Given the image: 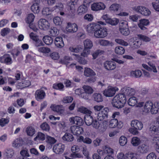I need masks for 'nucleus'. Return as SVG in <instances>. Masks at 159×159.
<instances>
[{
    "instance_id": "obj_18",
    "label": "nucleus",
    "mask_w": 159,
    "mask_h": 159,
    "mask_svg": "<svg viewBox=\"0 0 159 159\" xmlns=\"http://www.w3.org/2000/svg\"><path fill=\"white\" fill-rule=\"evenodd\" d=\"M104 67L107 70H114L116 67V63L111 61H107L103 64Z\"/></svg>"
},
{
    "instance_id": "obj_5",
    "label": "nucleus",
    "mask_w": 159,
    "mask_h": 159,
    "mask_svg": "<svg viewBox=\"0 0 159 159\" xmlns=\"http://www.w3.org/2000/svg\"><path fill=\"white\" fill-rule=\"evenodd\" d=\"M133 9L136 12L144 16H148L151 14L150 10L144 7L138 6L134 7Z\"/></svg>"
},
{
    "instance_id": "obj_37",
    "label": "nucleus",
    "mask_w": 159,
    "mask_h": 159,
    "mask_svg": "<svg viewBox=\"0 0 159 159\" xmlns=\"http://www.w3.org/2000/svg\"><path fill=\"white\" fill-rule=\"evenodd\" d=\"M84 48L89 49H91L93 46L92 42L90 39H87L84 41Z\"/></svg>"
},
{
    "instance_id": "obj_26",
    "label": "nucleus",
    "mask_w": 159,
    "mask_h": 159,
    "mask_svg": "<svg viewBox=\"0 0 159 159\" xmlns=\"http://www.w3.org/2000/svg\"><path fill=\"white\" fill-rule=\"evenodd\" d=\"M94 120L93 117L89 115H86L84 116V121L87 125H91Z\"/></svg>"
},
{
    "instance_id": "obj_38",
    "label": "nucleus",
    "mask_w": 159,
    "mask_h": 159,
    "mask_svg": "<svg viewBox=\"0 0 159 159\" xmlns=\"http://www.w3.org/2000/svg\"><path fill=\"white\" fill-rule=\"evenodd\" d=\"M142 74V72L139 70L132 71L130 72L131 76L136 78L140 77L141 76Z\"/></svg>"
},
{
    "instance_id": "obj_35",
    "label": "nucleus",
    "mask_w": 159,
    "mask_h": 159,
    "mask_svg": "<svg viewBox=\"0 0 159 159\" xmlns=\"http://www.w3.org/2000/svg\"><path fill=\"white\" fill-rule=\"evenodd\" d=\"M62 139L66 141L71 142L73 140L74 138L71 134L66 133L63 136Z\"/></svg>"
},
{
    "instance_id": "obj_6",
    "label": "nucleus",
    "mask_w": 159,
    "mask_h": 159,
    "mask_svg": "<svg viewBox=\"0 0 159 159\" xmlns=\"http://www.w3.org/2000/svg\"><path fill=\"white\" fill-rule=\"evenodd\" d=\"M118 89L117 88L109 86L104 91L103 94L107 97H111L115 94L116 92L118 91Z\"/></svg>"
},
{
    "instance_id": "obj_55",
    "label": "nucleus",
    "mask_w": 159,
    "mask_h": 159,
    "mask_svg": "<svg viewBox=\"0 0 159 159\" xmlns=\"http://www.w3.org/2000/svg\"><path fill=\"white\" fill-rule=\"evenodd\" d=\"M40 128L42 130L46 131H48L50 129L49 125L46 122H43L40 125Z\"/></svg>"
},
{
    "instance_id": "obj_46",
    "label": "nucleus",
    "mask_w": 159,
    "mask_h": 159,
    "mask_svg": "<svg viewBox=\"0 0 159 159\" xmlns=\"http://www.w3.org/2000/svg\"><path fill=\"white\" fill-rule=\"evenodd\" d=\"M72 55L76 57L77 60L78 61L79 63L84 65L87 64V61L84 59L83 58L81 57L79 55L74 53Z\"/></svg>"
},
{
    "instance_id": "obj_45",
    "label": "nucleus",
    "mask_w": 159,
    "mask_h": 159,
    "mask_svg": "<svg viewBox=\"0 0 159 159\" xmlns=\"http://www.w3.org/2000/svg\"><path fill=\"white\" fill-rule=\"evenodd\" d=\"M78 111L84 114H91L92 112L86 108L84 107H80L78 109Z\"/></svg>"
},
{
    "instance_id": "obj_12",
    "label": "nucleus",
    "mask_w": 159,
    "mask_h": 159,
    "mask_svg": "<svg viewBox=\"0 0 159 159\" xmlns=\"http://www.w3.org/2000/svg\"><path fill=\"white\" fill-rule=\"evenodd\" d=\"M0 62L8 65L11 64L13 62L11 56L7 53L4 54L0 57Z\"/></svg>"
},
{
    "instance_id": "obj_25",
    "label": "nucleus",
    "mask_w": 159,
    "mask_h": 159,
    "mask_svg": "<svg viewBox=\"0 0 159 159\" xmlns=\"http://www.w3.org/2000/svg\"><path fill=\"white\" fill-rule=\"evenodd\" d=\"M84 75L85 76L88 77L94 76L96 75V73L93 70L91 69L86 67L84 68Z\"/></svg>"
},
{
    "instance_id": "obj_13",
    "label": "nucleus",
    "mask_w": 159,
    "mask_h": 159,
    "mask_svg": "<svg viewBox=\"0 0 159 159\" xmlns=\"http://www.w3.org/2000/svg\"><path fill=\"white\" fill-rule=\"evenodd\" d=\"M70 130L71 133L74 135L78 136L82 134L84 132L83 128L76 125L71 126Z\"/></svg>"
},
{
    "instance_id": "obj_64",
    "label": "nucleus",
    "mask_w": 159,
    "mask_h": 159,
    "mask_svg": "<svg viewBox=\"0 0 159 159\" xmlns=\"http://www.w3.org/2000/svg\"><path fill=\"white\" fill-rule=\"evenodd\" d=\"M30 85V82L28 80H25L22 81L20 83V85L22 88H25L29 86Z\"/></svg>"
},
{
    "instance_id": "obj_33",
    "label": "nucleus",
    "mask_w": 159,
    "mask_h": 159,
    "mask_svg": "<svg viewBox=\"0 0 159 159\" xmlns=\"http://www.w3.org/2000/svg\"><path fill=\"white\" fill-rule=\"evenodd\" d=\"M99 25L90 24L87 26V30L89 32L91 33L92 31H95L99 27Z\"/></svg>"
},
{
    "instance_id": "obj_60",
    "label": "nucleus",
    "mask_w": 159,
    "mask_h": 159,
    "mask_svg": "<svg viewBox=\"0 0 159 159\" xmlns=\"http://www.w3.org/2000/svg\"><path fill=\"white\" fill-rule=\"evenodd\" d=\"M119 20L116 18H110L107 23L109 24L112 25H115L118 24L119 22Z\"/></svg>"
},
{
    "instance_id": "obj_63",
    "label": "nucleus",
    "mask_w": 159,
    "mask_h": 159,
    "mask_svg": "<svg viewBox=\"0 0 159 159\" xmlns=\"http://www.w3.org/2000/svg\"><path fill=\"white\" fill-rule=\"evenodd\" d=\"M73 98L71 96H66L64 97L62 100V102L65 103H70L73 101Z\"/></svg>"
},
{
    "instance_id": "obj_43",
    "label": "nucleus",
    "mask_w": 159,
    "mask_h": 159,
    "mask_svg": "<svg viewBox=\"0 0 159 159\" xmlns=\"http://www.w3.org/2000/svg\"><path fill=\"white\" fill-rule=\"evenodd\" d=\"M82 46L78 45L75 47H70L69 49L70 51L73 52L77 53L82 50Z\"/></svg>"
},
{
    "instance_id": "obj_16",
    "label": "nucleus",
    "mask_w": 159,
    "mask_h": 159,
    "mask_svg": "<svg viewBox=\"0 0 159 159\" xmlns=\"http://www.w3.org/2000/svg\"><path fill=\"white\" fill-rule=\"evenodd\" d=\"M69 120L71 123L75 124L78 126L82 125L84 123L82 119L77 116L70 118Z\"/></svg>"
},
{
    "instance_id": "obj_10",
    "label": "nucleus",
    "mask_w": 159,
    "mask_h": 159,
    "mask_svg": "<svg viewBox=\"0 0 159 159\" xmlns=\"http://www.w3.org/2000/svg\"><path fill=\"white\" fill-rule=\"evenodd\" d=\"M123 126V123L121 121L118 122L116 119H113L110 121L108 126L111 128L117 127L118 128L120 129Z\"/></svg>"
},
{
    "instance_id": "obj_51",
    "label": "nucleus",
    "mask_w": 159,
    "mask_h": 159,
    "mask_svg": "<svg viewBox=\"0 0 159 159\" xmlns=\"http://www.w3.org/2000/svg\"><path fill=\"white\" fill-rule=\"evenodd\" d=\"M127 139L124 136H121L119 139V142L120 145L124 146L127 143Z\"/></svg>"
},
{
    "instance_id": "obj_23",
    "label": "nucleus",
    "mask_w": 159,
    "mask_h": 159,
    "mask_svg": "<svg viewBox=\"0 0 159 159\" xmlns=\"http://www.w3.org/2000/svg\"><path fill=\"white\" fill-rule=\"evenodd\" d=\"M54 43L56 46L59 48H61L64 45L63 39L60 37H57L55 38Z\"/></svg>"
},
{
    "instance_id": "obj_54",
    "label": "nucleus",
    "mask_w": 159,
    "mask_h": 159,
    "mask_svg": "<svg viewBox=\"0 0 159 159\" xmlns=\"http://www.w3.org/2000/svg\"><path fill=\"white\" fill-rule=\"evenodd\" d=\"M47 142L51 144H53L57 142V140L53 137L47 135L46 136Z\"/></svg>"
},
{
    "instance_id": "obj_48",
    "label": "nucleus",
    "mask_w": 159,
    "mask_h": 159,
    "mask_svg": "<svg viewBox=\"0 0 159 159\" xmlns=\"http://www.w3.org/2000/svg\"><path fill=\"white\" fill-rule=\"evenodd\" d=\"M120 7V6L119 4L114 3L110 6L109 9L111 11H117Z\"/></svg>"
},
{
    "instance_id": "obj_8",
    "label": "nucleus",
    "mask_w": 159,
    "mask_h": 159,
    "mask_svg": "<svg viewBox=\"0 0 159 159\" xmlns=\"http://www.w3.org/2000/svg\"><path fill=\"white\" fill-rule=\"evenodd\" d=\"M106 6L104 4L101 2H94L91 5V8L92 10L94 11H98L101 10H104Z\"/></svg>"
},
{
    "instance_id": "obj_32",
    "label": "nucleus",
    "mask_w": 159,
    "mask_h": 159,
    "mask_svg": "<svg viewBox=\"0 0 159 159\" xmlns=\"http://www.w3.org/2000/svg\"><path fill=\"white\" fill-rule=\"evenodd\" d=\"M23 141L22 138H19L15 140L12 143V146L15 148L19 147L23 144Z\"/></svg>"
},
{
    "instance_id": "obj_56",
    "label": "nucleus",
    "mask_w": 159,
    "mask_h": 159,
    "mask_svg": "<svg viewBox=\"0 0 159 159\" xmlns=\"http://www.w3.org/2000/svg\"><path fill=\"white\" fill-rule=\"evenodd\" d=\"M138 37L140 39L142 40L143 41L145 42H148L150 41L151 39L145 35H144L142 34H138Z\"/></svg>"
},
{
    "instance_id": "obj_42",
    "label": "nucleus",
    "mask_w": 159,
    "mask_h": 159,
    "mask_svg": "<svg viewBox=\"0 0 159 159\" xmlns=\"http://www.w3.org/2000/svg\"><path fill=\"white\" fill-rule=\"evenodd\" d=\"M141 143V140L137 137H133L131 140V143L134 146H137Z\"/></svg>"
},
{
    "instance_id": "obj_59",
    "label": "nucleus",
    "mask_w": 159,
    "mask_h": 159,
    "mask_svg": "<svg viewBox=\"0 0 159 159\" xmlns=\"http://www.w3.org/2000/svg\"><path fill=\"white\" fill-rule=\"evenodd\" d=\"M104 52L103 50L98 49L93 54V59H95L99 55L103 54Z\"/></svg>"
},
{
    "instance_id": "obj_19",
    "label": "nucleus",
    "mask_w": 159,
    "mask_h": 159,
    "mask_svg": "<svg viewBox=\"0 0 159 159\" xmlns=\"http://www.w3.org/2000/svg\"><path fill=\"white\" fill-rule=\"evenodd\" d=\"M149 146L146 144H143L139 146L137 148L138 152L141 154L147 153L149 151Z\"/></svg>"
},
{
    "instance_id": "obj_17",
    "label": "nucleus",
    "mask_w": 159,
    "mask_h": 159,
    "mask_svg": "<svg viewBox=\"0 0 159 159\" xmlns=\"http://www.w3.org/2000/svg\"><path fill=\"white\" fill-rule=\"evenodd\" d=\"M52 110L54 111L57 112L58 114L61 115H63L65 114L64 109L62 105H52L51 106Z\"/></svg>"
},
{
    "instance_id": "obj_27",
    "label": "nucleus",
    "mask_w": 159,
    "mask_h": 159,
    "mask_svg": "<svg viewBox=\"0 0 159 159\" xmlns=\"http://www.w3.org/2000/svg\"><path fill=\"white\" fill-rule=\"evenodd\" d=\"M40 1L37 0V2H35L31 7L32 11L34 13H38L39 12V4Z\"/></svg>"
},
{
    "instance_id": "obj_9",
    "label": "nucleus",
    "mask_w": 159,
    "mask_h": 159,
    "mask_svg": "<svg viewBox=\"0 0 159 159\" xmlns=\"http://www.w3.org/2000/svg\"><path fill=\"white\" fill-rule=\"evenodd\" d=\"M109 110L108 108H104L101 111H99L97 113V119L100 121L106 119L108 117V113Z\"/></svg>"
},
{
    "instance_id": "obj_1",
    "label": "nucleus",
    "mask_w": 159,
    "mask_h": 159,
    "mask_svg": "<svg viewBox=\"0 0 159 159\" xmlns=\"http://www.w3.org/2000/svg\"><path fill=\"white\" fill-rule=\"evenodd\" d=\"M126 102V98L120 93L114 97L111 103L114 107L119 108L123 107Z\"/></svg>"
},
{
    "instance_id": "obj_58",
    "label": "nucleus",
    "mask_w": 159,
    "mask_h": 159,
    "mask_svg": "<svg viewBox=\"0 0 159 159\" xmlns=\"http://www.w3.org/2000/svg\"><path fill=\"white\" fill-rule=\"evenodd\" d=\"M72 60V59L70 57L66 56L64 57L63 59H61L59 62L61 63L66 64L69 63V61Z\"/></svg>"
},
{
    "instance_id": "obj_62",
    "label": "nucleus",
    "mask_w": 159,
    "mask_h": 159,
    "mask_svg": "<svg viewBox=\"0 0 159 159\" xmlns=\"http://www.w3.org/2000/svg\"><path fill=\"white\" fill-rule=\"evenodd\" d=\"M115 40L116 43L122 45L126 46L128 45V44L127 42L124 41L122 39H116Z\"/></svg>"
},
{
    "instance_id": "obj_40",
    "label": "nucleus",
    "mask_w": 159,
    "mask_h": 159,
    "mask_svg": "<svg viewBox=\"0 0 159 159\" xmlns=\"http://www.w3.org/2000/svg\"><path fill=\"white\" fill-rule=\"evenodd\" d=\"M138 102V99L134 97L130 98L128 102V104L131 106H135Z\"/></svg>"
},
{
    "instance_id": "obj_15",
    "label": "nucleus",
    "mask_w": 159,
    "mask_h": 159,
    "mask_svg": "<svg viewBox=\"0 0 159 159\" xmlns=\"http://www.w3.org/2000/svg\"><path fill=\"white\" fill-rule=\"evenodd\" d=\"M38 25L40 29L44 30H48L49 27V24L45 19H40L38 21Z\"/></svg>"
},
{
    "instance_id": "obj_34",
    "label": "nucleus",
    "mask_w": 159,
    "mask_h": 159,
    "mask_svg": "<svg viewBox=\"0 0 159 159\" xmlns=\"http://www.w3.org/2000/svg\"><path fill=\"white\" fill-rule=\"evenodd\" d=\"M26 132L28 135L32 137L35 134L36 131L33 127L28 126L26 129Z\"/></svg>"
},
{
    "instance_id": "obj_3",
    "label": "nucleus",
    "mask_w": 159,
    "mask_h": 159,
    "mask_svg": "<svg viewBox=\"0 0 159 159\" xmlns=\"http://www.w3.org/2000/svg\"><path fill=\"white\" fill-rule=\"evenodd\" d=\"M107 34V29L105 28L101 27L99 25L98 28L94 32V35L97 38H103L106 37Z\"/></svg>"
},
{
    "instance_id": "obj_53",
    "label": "nucleus",
    "mask_w": 159,
    "mask_h": 159,
    "mask_svg": "<svg viewBox=\"0 0 159 159\" xmlns=\"http://www.w3.org/2000/svg\"><path fill=\"white\" fill-rule=\"evenodd\" d=\"M14 154V151L12 149H8L6 150L5 155L8 158L11 157Z\"/></svg>"
},
{
    "instance_id": "obj_50",
    "label": "nucleus",
    "mask_w": 159,
    "mask_h": 159,
    "mask_svg": "<svg viewBox=\"0 0 159 159\" xmlns=\"http://www.w3.org/2000/svg\"><path fill=\"white\" fill-rule=\"evenodd\" d=\"M91 125L93 128L96 129H100L101 125L100 123L96 119L94 120Z\"/></svg>"
},
{
    "instance_id": "obj_21",
    "label": "nucleus",
    "mask_w": 159,
    "mask_h": 159,
    "mask_svg": "<svg viewBox=\"0 0 159 159\" xmlns=\"http://www.w3.org/2000/svg\"><path fill=\"white\" fill-rule=\"evenodd\" d=\"M148 64L149 66L144 64H143L142 65L144 68L149 71H153L154 73L157 72V68L154 64L151 62H148Z\"/></svg>"
},
{
    "instance_id": "obj_7",
    "label": "nucleus",
    "mask_w": 159,
    "mask_h": 159,
    "mask_svg": "<svg viewBox=\"0 0 159 159\" xmlns=\"http://www.w3.org/2000/svg\"><path fill=\"white\" fill-rule=\"evenodd\" d=\"M121 93L126 98V96H131L134 95L135 91V89L129 87H124L121 89Z\"/></svg>"
},
{
    "instance_id": "obj_20",
    "label": "nucleus",
    "mask_w": 159,
    "mask_h": 159,
    "mask_svg": "<svg viewBox=\"0 0 159 159\" xmlns=\"http://www.w3.org/2000/svg\"><path fill=\"white\" fill-rule=\"evenodd\" d=\"M131 125L133 128L138 130H141L143 127L142 123L137 120H134L131 121Z\"/></svg>"
},
{
    "instance_id": "obj_39",
    "label": "nucleus",
    "mask_w": 159,
    "mask_h": 159,
    "mask_svg": "<svg viewBox=\"0 0 159 159\" xmlns=\"http://www.w3.org/2000/svg\"><path fill=\"white\" fill-rule=\"evenodd\" d=\"M35 141L39 140L43 141L45 139V134L41 132H38L36 137L34 138Z\"/></svg>"
},
{
    "instance_id": "obj_61",
    "label": "nucleus",
    "mask_w": 159,
    "mask_h": 159,
    "mask_svg": "<svg viewBox=\"0 0 159 159\" xmlns=\"http://www.w3.org/2000/svg\"><path fill=\"white\" fill-rule=\"evenodd\" d=\"M93 96L94 100L97 102H100L102 101V98L101 94L95 93Z\"/></svg>"
},
{
    "instance_id": "obj_22",
    "label": "nucleus",
    "mask_w": 159,
    "mask_h": 159,
    "mask_svg": "<svg viewBox=\"0 0 159 159\" xmlns=\"http://www.w3.org/2000/svg\"><path fill=\"white\" fill-rule=\"evenodd\" d=\"M45 95L44 91L41 89L36 90L35 94V98L38 101L43 99L45 98Z\"/></svg>"
},
{
    "instance_id": "obj_47",
    "label": "nucleus",
    "mask_w": 159,
    "mask_h": 159,
    "mask_svg": "<svg viewBox=\"0 0 159 159\" xmlns=\"http://www.w3.org/2000/svg\"><path fill=\"white\" fill-rule=\"evenodd\" d=\"M152 144L155 149L159 146V137H155L153 138L152 140Z\"/></svg>"
},
{
    "instance_id": "obj_29",
    "label": "nucleus",
    "mask_w": 159,
    "mask_h": 159,
    "mask_svg": "<svg viewBox=\"0 0 159 159\" xmlns=\"http://www.w3.org/2000/svg\"><path fill=\"white\" fill-rule=\"evenodd\" d=\"M87 0H85L84 2V4L80 6L77 10V12L79 14L84 13L87 11V7L84 4L86 3Z\"/></svg>"
},
{
    "instance_id": "obj_31",
    "label": "nucleus",
    "mask_w": 159,
    "mask_h": 159,
    "mask_svg": "<svg viewBox=\"0 0 159 159\" xmlns=\"http://www.w3.org/2000/svg\"><path fill=\"white\" fill-rule=\"evenodd\" d=\"M44 42L48 45H51L53 43V39L52 38L49 36L46 35L43 38Z\"/></svg>"
},
{
    "instance_id": "obj_28",
    "label": "nucleus",
    "mask_w": 159,
    "mask_h": 159,
    "mask_svg": "<svg viewBox=\"0 0 159 159\" xmlns=\"http://www.w3.org/2000/svg\"><path fill=\"white\" fill-rule=\"evenodd\" d=\"M77 141L79 142H83L84 143L89 144L92 143V140L89 137H86L85 138L82 136H80L77 139Z\"/></svg>"
},
{
    "instance_id": "obj_24",
    "label": "nucleus",
    "mask_w": 159,
    "mask_h": 159,
    "mask_svg": "<svg viewBox=\"0 0 159 159\" xmlns=\"http://www.w3.org/2000/svg\"><path fill=\"white\" fill-rule=\"evenodd\" d=\"M35 16L33 14L30 13L28 15L27 18L26 22L27 23L29 24L30 27L35 30V28H32L33 26L31 25V23L33 21Z\"/></svg>"
},
{
    "instance_id": "obj_52",
    "label": "nucleus",
    "mask_w": 159,
    "mask_h": 159,
    "mask_svg": "<svg viewBox=\"0 0 159 159\" xmlns=\"http://www.w3.org/2000/svg\"><path fill=\"white\" fill-rule=\"evenodd\" d=\"M38 51L43 53H48L50 52L51 50L47 47H43L39 48Z\"/></svg>"
},
{
    "instance_id": "obj_57",
    "label": "nucleus",
    "mask_w": 159,
    "mask_h": 159,
    "mask_svg": "<svg viewBox=\"0 0 159 159\" xmlns=\"http://www.w3.org/2000/svg\"><path fill=\"white\" fill-rule=\"evenodd\" d=\"M76 0H70L68 4L70 7V9L72 10H75V6L76 4Z\"/></svg>"
},
{
    "instance_id": "obj_11",
    "label": "nucleus",
    "mask_w": 159,
    "mask_h": 159,
    "mask_svg": "<svg viewBox=\"0 0 159 159\" xmlns=\"http://www.w3.org/2000/svg\"><path fill=\"white\" fill-rule=\"evenodd\" d=\"M65 146L61 143L56 144L53 147L52 150L54 152L57 154L62 153L65 149Z\"/></svg>"
},
{
    "instance_id": "obj_2",
    "label": "nucleus",
    "mask_w": 159,
    "mask_h": 159,
    "mask_svg": "<svg viewBox=\"0 0 159 159\" xmlns=\"http://www.w3.org/2000/svg\"><path fill=\"white\" fill-rule=\"evenodd\" d=\"M159 109L157 104H153L151 101H147L144 104L143 111L145 113L150 112L152 114H157Z\"/></svg>"
},
{
    "instance_id": "obj_41",
    "label": "nucleus",
    "mask_w": 159,
    "mask_h": 159,
    "mask_svg": "<svg viewBox=\"0 0 159 159\" xmlns=\"http://www.w3.org/2000/svg\"><path fill=\"white\" fill-rule=\"evenodd\" d=\"M82 88L83 89L84 92L88 94H91L93 92V90L89 86L84 85L83 86Z\"/></svg>"
},
{
    "instance_id": "obj_44",
    "label": "nucleus",
    "mask_w": 159,
    "mask_h": 159,
    "mask_svg": "<svg viewBox=\"0 0 159 159\" xmlns=\"http://www.w3.org/2000/svg\"><path fill=\"white\" fill-rule=\"evenodd\" d=\"M50 35L52 36H56L59 33V30L55 27H52L49 31Z\"/></svg>"
},
{
    "instance_id": "obj_4",
    "label": "nucleus",
    "mask_w": 159,
    "mask_h": 159,
    "mask_svg": "<svg viewBox=\"0 0 159 159\" xmlns=\"http://www.w3.org/2000/svg\"><path fill=\"white\" fill-rule=\"evenodd\" d=\"M120 31L123 35L128 36L130 33L128 29V23L124 21H121L120 23Z\"/></svg>"
},
{
    "instance_id": "obj_30",
    "label": "nucleus",
    "mask_w": 159,
    "mask_h": 159,
    "mask_svg": "<svg viewBox=\"0 0 159 159\" xmlns=\"http://www.w3.org/2000/svg\"><path fill=\"white\" fill-rule=\"evenodd\" d=\"M103 153L107 155H111L114 153L113 150L109 147L105 146L103 147Z\"/></svg>"
},
{
    "instance_id": "obj_36",
    "label": "nucleus",
    "mask_w": 159,
    "mask_h": 159,
    "mask_svg": "<svg viewBox=\"0 0 159 159\" xmlns=\"http://www.w3.org/2000/svg\"><path fill=\"white\" fill-rule=\"evenodd\" d=\"M98 43L101 45L103 46H112L113 45L112 43L111 42L104 39L99 40Z\"/></svg>"
},
{
    "instance_id": "obj_14",
    "label": "nucleus",
    "mask_w": 159,
    "mask_h": 159,
    "mask_svg": "<svg viewBox=\"0 0 159 159\" xmlns=\"http://www.w3.org/2000/svg\"><path fill=\"white\" fill-rule=\"evenodd\" d=\"M78 30V27L77 24L75 23L71 24L68 23L66 26V30L69 33H73L77 31Z\"/></svg>"
},
{
    "instance_id": "obj_49",
    "label": "nucleus",
    "mask_w": 159,
    "mask_h": 159,
    "mask_svg": "<svg viewBox=\"0 0 159 159\" xmlns=\"http://www.w3.org/2000/svg\"><path fill=\"white\" fill-rule=\"evenodd\" d=\"M115 52L118 54L122 55L124 53L125 50L122 47H116L115 49Z\"/></svg>"
}]
</instances>
